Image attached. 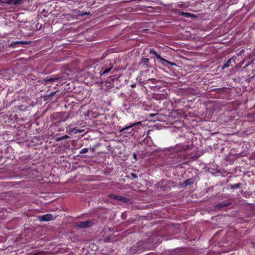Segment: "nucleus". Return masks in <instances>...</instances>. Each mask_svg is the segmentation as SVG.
Returning <instances> with one entry per match:
<instances>
[{"label":"nucleus","mask_w":255,"mask_h":255,"mask_svg":"<svg viewBox=\"0 0 255 255\" xmlns=\"http://www.w3.org/2000/svg\"><path fill=\"white\" fill-rule=\"evenodd\" d=\"M59 79V77H46L45 78L42 80V83L44 85H47L49 83H52L53 82L57 81Z\"/></svg>","instance_id":"39448f33"},{"label":"nucleus","mask_w":255,"mask_h":255,"mask_svg":"<svg viewBox=\"0 0 255 255\" xmlns=\"http://www.w3.org/2000/svg\"><path fill=\"white\" fill-rule=\"evenodd\" d=\"M149 52L150 54L154 55L155 57L157 59L162 61L165 62V63L169 64L170 65H176V64L174 63H172L167 60L165 59L164 58L161 57L160 55H159L153 48H150Z\"/></svg>","instance_id":"7ed1b4c3"},{"label":"nucleus","mask_w":255,"mask_h":255,"mask_svg":"<svg viewBox=\"0 0 255 255\" xmlns=\"http://www.w3.org/2000/svg\"><path fill=\"white\" fill-rule=\"evenodd\" d=\"M232 60H233L234 62H235V60H233V58L229 59L222 66V69H224L225 68L229 67L231 65Z\"/></svg>","instance_id":"4468645a"},{"label":"nucleus","mask_w":255,"mask_h":255,"mask_svg":"<svg viewBox=\"0 0 255 255\" xmlns=\"http://www.w3.org/2000/svg\"><path fill=\"white\" fill-rule=\"evenodd\" d=\"M249 65V64H247V65H246V67H248Z\"/></svg>","instance_id":"c85d7f7f"},{"label":"nucleus","mask_w":255,"mask_h":255,"mask_svg":"<svg viewBox=\"0 0 255 255\" xmlns=\"http://www.w3.org/2000/svg\"><path fill=\"white\" fill-rule=\"evenodd\" d=\"M135 86V84H132V85H131V87H132V88H133V87H134Z\"/></svg>","instance_id":"cd10ccee"},{"label":"nucleus","mask_w":255,"mask_h":255,"mask_svg":"<svg viewBox=\"0 0 255 255\" xmlns=\"http://www.w3.org/2000/svg\"><path fill=\"white\" fill-rule=\"evenodd\" d=\"M178 14L179 15L183 16H184L185 17H187V18L196 17V16L195 14H194L193 13L187 12L179 11Z\"/></svg>","instance_id":"1a4fd4ad"},{"label":"nucleus","mask_w":255,"mask_h":255,"mask_svg":"<svg viewBox=\"0 0 255 255\" xmlns=\"http://www.w3.org/2000/svg\"><path fill=\"white\" fill-rule=\"evenodd\" d=\"M25 42H24V41H15V42H12L10 44V46L11 47H14L15 45L16 44H23V43H25Z\"/></svg>","instance_id":"6ab92c4d"},{"label":"nucleus","mask_w":255,"mask_h":255,"mask_svg":"<svg viewBox=\"0 0 255 255\" xmlns=\"http://www.w3.org/2000/svg\"><path fill=\"white\" fill-rule=\"evenodd\" d=\"M231 205V202H223L218 204L216 206V208L217 209H221L222 208H224L229 206H230Z\"/></svg>","instance_id":"9d476101"},{"label":"nucleus","mask_w":255,"mask_h":255,"mask_svg":"<svg viewBox=\"0 0 255 255\" xmlns=\"http://www.w3.org/2000/svg\"><path fill=\"white\" fill-rule=\"evenodd\" d=\"M130 176H131L132 178H133L134 179H135V178H137V175H136L135 173H131L130 174Z\"/></svg>","instance_id":"b1692460"},{"label":"nucleus","mask_w":255,"mask_h":255,"mask_svg":"<svg viewBox=\"0 0 255 255\" xmlns=\"http://www.w3.org/2000/svg\"><path fill=\"white\" fill-rule=\"evenodd\" d=\"M241 183H238L234 184H232L230 185V188L233 190L237 189L240 188L241 187Z\"/></svg>","instance_id":"a211bd4d"},{"label":"nucleus","mask_w":255,"mask_h":255,"mask_svg":"<svg viewBox=\"0 0 255 255\" xmlns=\"http://www.w3.org/2000/svg\"><path fill=\"white\" fill-rule=\"evenodd\" d=\"M23 0H8L7 3L8 4H13L14 5H17L21 3Z\"/></svg>","instance_id":"2eb2a0df"},{"label":"nucleus","mask_w":255,"mask_h":255,"mask_svg":"<svg viewBox=\"0 0 255 255\" xmlns=\"http://www.w3.org/2000/svg\"><path fill=\"white\" fill-rule=\"evenodd\" d=\"M109 196L111 199L120 201L124 203H128L129 201V199L119 195L110 194Z\"/></svg>","instance_id":"20e7f679"},{"label":"nucleus","mask_w":255,"mask_h":255,"mask_svg":"<svg viewBox=\"0 0 255 255\" xmlns=\"http://www.w3.org/2000/svg\"><path fill=\"white\" fill-rule=\"evenodd\" d=\"M83 131L82 130L78 129L77 128H74L70 129V132L73 134L81 133Z\"/></svg>","instance_id":"f3484780"},{"label":"nucleus","mask_w":255,"mask_h":255,"mask_svg":"<svg viewBox=\"0 0 255 255\" xmlns=\"http://www.w3.org/2000/svg\"><path fill=\"white\" fill-rule=\"evenodd\" d=\"M147 82H151L153 84H156L158 83V81L156 79H148Z\"/></svg>","instance_id":"aec40b11"},{"label":"nucleus","mask_w":255,"mask_h":255,"mask_svg":"<svg viewBox=\"0 0 255 255\" xmlns=\"http://www.w3.org/2000/svg\"><path fill=\"white\" fill-rule=\"evenodd\" d=\"M89 14V13L85 12V13L82 14V15L83 16V15H85L86 14Z\"/></svg>","instance_id":"bb28decb"},{"label":"nucleus","mask_w":255,"mask_h":255,"mask_svg":"<svg viewBox=\"0 0 255 255\" xmlns=\"http://www.w3.org/2000/svg\"><path fill=\"white\" fill-rule=\"evenodd\" d=\"M245 49H242L238 54L237 55L238 56H241L242 54H243L245 52Z\"/></svg>","instance_id":"5701e85b"},{"label":"nucleus","mask_w":255,"mask_h":255,"mask_svg":"<svg viewBox=\"0 0 255 255\" xmlns=\"http://www.w3.org/2000/svg\"><path fill=\"white\" fill-rule=\"evenodd\" d=\"M194 179L193 178H190L186 179L183 183L185 186H190L194 183Z\"/></svg>","instance_id":"f8f14e48"},{"label":"nucleus","mask_w":255,"mask_h":255,"mask_svg":"<svg viewBox=\"0 0 255 255\" xmlns=\"http://www.w3.org/2000/svg\"><path fill=\"white\" fill-rule=\"evenodd\" d=\"M84 222L85 228L91 227L94 224V222L93 220H88L87 221H84Z\"/></svg>","instance_id":"ddd939ff"},{"label":"nucleus","mask_w":255,"mask_h":255,"mask_svg":"<svg viewBox=\"0 0 255 255\" xmlns=\"http://www.w3.org/2000/svg\"><path fill=\"white\" fill-rule=\"evenodd\" d=\"M88 150L89 149L88 148H84L80 151V153L83 154V153H87L88 151Z\"/></svg>","instance_id":"412c9836"},{"label":"nucleus","mask_w":255,"mask_h":255,"mask_svg":"<svg viewBox=\"0 0 255 255\" xmlns=\"http://www.w3.org/2000/svg\"><path fill=\"white\" fill-rule=\"evenodd\" d=\"M75 226L79 229L85 228L84 221L77 222L75 223Z\"/></svg>","instance_id":"dca6fc26"},{"label":"nucleus","mask_w":255,"mask_h":255,"mask_svg":"<svg viewBox=\"0 0 255 255\" xmlns=\"http://www.w3.org/2000/svg\"><path fill=\"white\" fill-rule=\"evenodd\" d=\"M141 63L142 64V66L145 68L151 67L149 64V59L147 58H142Z\"/></svg>","instance_id":"6e6552de"},{"label":"nucleus","mask_w":255,"mask_h":255,"mask_svg":"<svg viewBox=\"0 0 255 255\" xmlns=\"http://www.w3.org/2000/svg\"><path fill=\"white\" fill-rule=\"evenodd\" d=\"M58 91L55 92H52L49 94L45 95L43 96V100L44 101H47L51 99V98L53 97Z\"/></svg>","instance_id":"9b49d317"},{"label":"nucleus","mask_w":255,"mask_h":255,"mask_svg":"<svg viewBox=\"0 0 255 255\" xmlns=\"http://www.w3.org/2000/svg\"><path fill=\"white\" fill-rule=\"evenodd\" d=\"M157 115V114H150L149 115V117H153L154 115Z\"/></svg>","instance_id":"393cba45"},{"label":"nucleus","mask_w":255,"mask_h":255,"mask_svg":"<svg viewBox=\"0 0 255 255\" xmlns=\"http://www.w3.org/2000/svg\"><path fill=\"white\" fill-rule=\"evenodd\" d=\"M39 220L40 221H49L52 220H54L53 216L51 214H47L44 215H42L39 217Z\"/></svg>","instance_id":"0eeeda50"},{"label":"nucleus","mask_w":255,"mask_h":255,"mask_svg":"<svg viewBox=\"0 0 255 255\" xmlns=\"http://www.w3.org/2000/svg\"><path fill=\"white\" fill-rule=\"evenodd\" d=\"M192 145L177 144L169 150V154L167 158V164L176 168L180 165L179 163L186 158L196 159L198 156L192 155L187 153L188 150H191Z\"/></svg>","instance_id":"f257e3e1"},{"label":"nucleus","mask_w":255,"mask_h":255,"mask_svg":"<svg viewBox=\"0 0 255 255\" xmlns=\"http://www.w3.org/2000/svg\"><path fill=\"white\" fill-rule=\"evenodd\" d=\"M30 167L29 166H28V165H26L23 168H22L21 169V170H27L28 169H30Z\"/></svg>","instance_id":"4be33fe9"},{"label":"nucleus","mask_w":255,"mask_h":255,"mask_svg":"<svg viewBox=\"0 0 255 255\" xmlns=\"http://www.w3.org/2000/svg\"><path fill=\"white\" fill-rule=\"evenodd\" d=\"M133 156L134 158L136 159V154H135V153H134V154H133Z\"/></svg>","instance_id":"a878e982"},{"label":"nucleus","mask_w":255,"mask_h":255,"mask_svg":"<svg viewBox=\"0 0 255 255\" xmlns=\"http://www.w3.org/2000/svg\"><path fill=\"white\" fill-rule=\"evenodd\" d=\"M113 68V66L111 63L109 64L102 65L100 67L95 68V70L98 71L95 72V75L96 77H101L103 75L108 73Z\"/></svg>","instance_id":"f03ea898"},{"label":"nucleus","mask_w":255,"mask_h":255,"mask_svg":"<svg viewBox=\"0 0 255 255\" xmlns=\"http://www.w3.org/2000/svg\"><path fill=\"white\" fill-rule=\"evenodd\" d=\"M141 123V122L133 123L129 126H126L125 128L120 130V132L124 133H130L131 131H128V130L131 129L132 127L136 126V125H139Z\"/></svg>","instance_id":"423d86ee"}]
</instances>
